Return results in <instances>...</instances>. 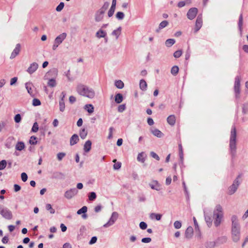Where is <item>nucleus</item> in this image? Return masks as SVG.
I'll return each mask as SVG.
<instances>
[{"mask_svg": "<svg viewBox=\"0 0 248 248\" xmlns=\"http://www.w3.org/2000/svg\"><path fill=\"white\" fill-rule=\"evenodd\" d=\"M232 221V237L233 242H237L240 239V225L238 217L236 215H232L231 217Z\"/></svg>", "mask_w": 248, "mask_h": 248, "instance_id": "nucleus-1", "label": "nucleus"}, {"mask_svg": "<svg viewBox=\"0 0 248 248\" xmlns=\"http://www.w3.org/2000/svg\"><path fill=\"white\" fill-rule=\"evenodd\" d=\"M76 91L78 94L89 99H93L95 96L94 90L85 84H78L76 87Z\"/></svg>", "mask_w": 248, "mask_h": 248, "instance_id": "nucleus-2", "label": "nucleus"}, {"mask_svg": "<svg viewBox=\"0 0 248 248\" xmlns=\"http://www.w3.org/2000/svg\"><path fill=\"white\" fill-rule=\"evenodd\" d=\"M229 148L232 156L234 157L236 151V130L234 126H232L231 128Z\"/></svg>", "mask_w": 248, "mask_h": 248, "instance_id": "nucleus-3", "label": "nucleus"}, {"mask_svg": "<svg viewBox=\"0 0 248 248\" xmlns=\"http://www.w3.org/2000/svg\"><path fill=\"white\" fill-rule=\"evenodd\" d=\"M223 217L224 213L222 207L219 204L217 205L213 212L214 223L216 227L220 225L223 220Z\"/></svg>", "mask_w": 248, "mask_h": 248, "instance_id": "nucleus-4", "label": "nucleus"}, {"mask_svg": "<svg viewBox=\"0 0 248 248\" xmlns=\"http://www.w3.org/2000/svg\"><path fill=\"white\" fill-rule=\"evenodd\" d=\"M0 215L6 219L10 220L13 218L12 211L3 204H0Z\"/></svg>", "mask_w": 248, "mask_h": 248, "instance_id": "nucleus-5", "label": "nucleus"}, {"mask_svg": "<svg viewBox=\"0 0 248 248\" xmlns=\"http://www.w3.org/2000/svg\"><path fill=\"white\" fill-rule=\"evenodd\" d=\"M240 80L241 78L240 76H236L235 78V82L234 85V90L235 92V97L236 98L239 97L240 90Z\"/></svg>", "mask_w": 248, "mask_h": 248, "instance_id": "nucleus-6", "label": "nucleus"}, {"mask_svg": "<svg viewBox=\"0 0 248 248\" xmlns=\"http://www.w3.org/2000/svg\"><path fill=\"white\" fill-rule=\"evenodd\" d=\"M240 184L238 177L236 178L233 181V184L228 188V194L232 195L234 194L238 188Z\"/></svg>", "mask_w": 248, "mask_h": 248, "instance_id": "nucleus-7", "label": "nucleus"}, {"mask_svg": "<svg viewBox=\"0 0 248 248\" xmlns=\"http://www.w3.org/2000/svg\"><path fill=\"white\" fill-rule=\"evenodd\" d=\"M118 217V214L116 212H114L112 213L111 216L109 220L103 225L105 228H108L112 226L114 224Z\"/></svg>", "mask_w": 248, "mask_h": 248, "instance_id": "nucleus-8", "label": "nucleus"}, {"mask_svg": "<svg viewBox=\"0 0 248 248\" xmlns=\"http://www.w3.org/2000/svg\"><path fill=\"white\" fill-rule=\"evenodd\" d=\"M78 193V191L76 188H71L65 192L64 196L65 198L69 200L76 196Z\"/></svg>", "mask_w": 248, "mask_h": 248, "instance_id": "nucleus-9", "label": "nucleus"}, {"mask_svg": "<svg viewBox=\"0 0 248 248\" xmlns=\"http://www.w3.org/2000/svg\"><path fill=\"white\" fill-rule=\"evenodd\" d=\"M198 13V9L196 8H191L187 12V17L190 20L193 19Z\"/></svg>", "mask_w": 248, "mask_h": 248, "instance_id": "nucleus-10", "label": "nucleus"}, {"mask_svg": "<svg viewBox=\"0 0 248 248\" xmlns=\"http://www.w3.org/2000/svg\"><path fill=\"white\" fill-rule=\"evenodd\" d=\"M66 94L64 92L61 93V99L59 101V109L60 111L63 112L65 109V104L64 99L65 97Z\"/></svg>", "mask_w": 248, "mask_h": 248, "instance_id": "nucleus-11", "label": "nucleus"}, {"mask_svg": "<svg viewBox=\"0 0 248 248\" xmlns=\"http://www.w3.org/2000/svg\"><path fill=\"white\" fill-rule=\"evenodd\" d=\"M38 68V64L36 62H32L31 63L30 66L27 70V72L30 74H32L34 72H35Z\"/></svg>", "mask_w": 248, "mask_h": 248, "instance_id": "nucleus-12", "label": "nucleus"}, {"mask_svg": "<svg viewBox=\"0 0 248 248\" xmlns=\"http://www.w3.org/2000/svg\"><path fill=\"white\" fill-rule=\"evenodd\" d=\"M194 231L193 229L191 226L187 227L185 232V237L187 239L192 238L193 236Z\"/></svg>", "mask_w": 248, "mask_h": 248, "instance_id": "nucleus-13", "label": "nucleus"}, {"mask_svg": "<svg viewBox=\"0 0 248 248\" xmlns=\"http://www.w3.org/2000/svg\"><path fill=\"white\" fill-rule=\"evenodd\" d=\"M202 16H198L197 18L195 24V32H197L202 27Z\"/></svg>", "mask_w": 248, "mask_h": 248, "instance_id": "nucleus-14", "label": "nucleus"}, {"mask_svg": "<svg viewBox=\"0 0 248 248\" xmlns=\"http://www.w3.org/2000/svg\"><path fill=\"white\" fill-rule=\"evenodd\" d=\"M149 186L152 189H154L156 191H159L161 189L160 184L156 180L152 181L149 184Z\"/></svg>", "mask_w": 248, "mask_h": 248, "instance_id": "nucleus-15", "label": "nucleus"}, {"mask_svg": "<svg viewBox=\"0 0 248 248\" xmlns=\"http://www.w3.org/2000/svg\"><path fill=\"white\" fill-rule=\"evenodd\" d=\"M21 46L19 44L16 45V47L13 51L10 56V59H13L15 58L19 53L20 51Z\"/></svg>", "mask_w": 248, "mask_h": 248, "instance_id": "nucleus-16", "label": "nucleus"}, {"mask_svg": "<svg viewBox=\"0 0 248 248\" xmlns=\"http://www.w3.org/2000/svg\"><path fill=\"white\" fill-rule=\"evenodd\" d=\"M15 139L13 137H9L6 140L5 146L8 149H10L13 147L14 144Z\"/></svg>", "mask_w": 248, "mask_h": 248, "instance_id": "nucleus-17", "label": "nucleus"}, {"mask_svg": "<svg viewBox=\"0 0 248 248\" xmlns=\"http://www.w3.org/2000/svg\"><path fill=\"white\" fill-rule=\"evenodd\" d=\"M67 34L65 32L62 33L58 35L55 39V41L56 43L60 45L62 43L64 40L66 38Z\"/></svg>", "mask_w": 248, "mask_h": 248, "instance_id": "nucleus-18", "label": "nucleus"}, {"mask_svg": "<svg viewBox=\"0 0 248 248\" xmlns=\"http://www.w3.org/2000/svg\"><path fill=\"white\" fill-rule=\"evenodd\" d=\"M104 12L98 10L95 14V20L96 22H100L104 17Z\"/></svg>", "mask_w": 248, "mask_h": 248, "instance_id": "nucleus-19", "label": "nucleus"}, {"mask_svg": "<svg viewBox=\"0 0 248 248\" xmlns=\"http://www.w3.org/2000/svg\"><path fill=\"white\" fill-rule=\"evenodd\" d=\"M92 142L90 140H87L83 146V150L85 153H88L91 149Z\"/></svg>", "mask_w": 248, "mask_h": 248, "instance_id": "nucleus-20", "label": "nucleus"}, {"mask_svg": "<svg viewBox=\"0 0 248 248\" xmlns=\"http://www.w3.org/2000/svg\"><path fill=\"white\" fill-rule=\"evenodd\" d=\"M95 36L98 38H106L107 32L102 29H100L96 32Z\"/></svg>", "mask_w": 248, "mask_h": 248, "instance_id": "nucleus-21", "label": "nucleus"}, {"mask_svg": "<svg viewBox=\"0 0 248 248\" xmlns=\"http://www.w3.org/2000/svg\"><path fill=\"white\" fill-rule=\"evenodd\" d=\"M152 133L158 138H161L163 136V134L158 129L153 128L151 129Z\"/></svg>", "mask_w": 248, "mask_h": 248, "instance_id": "nucleus-22", "label": "nucleus"}, {"mask_svg": "<svg viewBox=\"0 0 248 248\" xmlns=\"http://www.w3.org/2000/svg\"><path fill=\"white\" fill-rule=\"evenodd\" d=\"M167 122L169 124H170V125H174L176 122L175 116L174 115H170L167 118Z\"/></svg>", "mask_w": 248, "mask_h": 248, "instance_id": "nucleus-23", "label": "nucleus"}, {"mask_svg": "<svg viewBox=\"0 0 248 248\" xmlns=\"http://www.w3.org/2000/svg\"><path fill=\"white\" fill-rule=\"evenodd\" d=\"M32 86L33 85L31 82H27L25 84V87L28 91V93L31 96L34 95L33 92L32 91Z\"/></svg>", "mask_w": 248, "mask_h": 248, "instance_id": "nucleus-24", "label": "nucleus"}, {"mask_svg": "<svg viewBox=\"0 0 248 248\" xmlns=\"http://www.w3.org/2000/svg\"><path fill=\"white\" fill-rule=\"evenodd\" d=\"M146 155L144 152L139 153L137 156V160L139 162L144 163L145 161Z\"/></svg>", "mask_w": 248, "mask_h": 248, "instance_id": "nucleus-25", "label": "nucleus"}, {"mask_svg": "<svg viewBox=\"0 0 248 248\" xmlns=\"http://www.w3.org/2000/svg\"><path fill=\"white\" fill-rule=\"evenodd\" d=\"M216 244V242L214 240H209L205 243L204 246L206 248H214Z\"/></svg>", "mask_w": 248, "mask_h": 248, "instance_id": "nucleus-26", "label": "nucleus"}, {"mask_svg": "<svg viewBox=\"0 0 248 248\" xmlns=\"http://www.w3.org/2000/svg\"><path fill=\"white\" fill-rule=\"evenodd\" d=\"M79 140L78 137L76 134H74L71 138L70 143L71 145L76 144Z\"/></svg>", "mask_w": 248, "mask_h": 248, "instance_id": "nucleus-27", "label": "nucleus"}, {"mask_svg": "<svg viewBox=\"0 0 248 248\" xmlns=\"http://www.w3.org/2000/svg\"><path fill=\"white\" fill-rule=\"evenodd\" d=\"M16 150L21 151L25 148V144L23 142L18 141L15 146Z\"/></svg>", "mask_w": 248, "mask_h": 248, "instance_id": "nucleus-28", "label": "nucleus"}, {"mask_svg": "<svg viewBox=\"0 0 248 248\" xmlns=\"http://www.w3.org/2000/svg\"><path fill=\"white\" fill-rule=\"evenodd\" d=\"M147 84L145 80L144 79H141L140 82V88L143 91L147 90Z\"/></svg>", "mask_w": 248, "mask_h": 248, "instance_id": "nucleus-29", "label": "nucleus"}, {"mask_svg": "<svg viewBox=\"0 0 248 248\" xmlns=\"http://www.w3.org/2000/svg\"><path fill=\"white\" fill-rule=\"evenodd\" d=\"M84 109L89 113H92L94 111V107L92 104H87L84 106Z\"/></svg>", "mask_w": 248, "mask_h": 248, "instance_id": "nucleus-30", "label": "nucleus"}, {"mask_svg": "<svg viewBox=\"0 0 248 248\" xmlns=\"http://www.w3.org/2000/svg\"><path fill=\"white\" fill-rule=\"evenodd\" d=\"M121 30H122L121 27H119L116 30H114L112 32V33H111L112 35L115 36L116 39H117L119 38V37L121 34Z\"/></svg>", "mask_w": 248, "mask_h": 248, "instance_id": "nucleus-31", "label": "nucleus"}, {"mask_svg": "<svg viewBox=\"0 0 248 248\" xmlns=\"http://www.w3.org/2000/svg\"><path fill=\"white\" fill-rule=\"evenodd\" d=\"M162 215L156 213H151L150 215V217L151 219H155L156 220H160L161 218Z\"/></svg>", "mask_w": 248, "mask_h": 248, "instance_id": "nucleus-32", "label": "nucleus"}, {"mask_svg": "<svg viewBox=\"0 0 248 248\" xmlns=\"http://www.w3.org/2000/svg\"><path fill=\"white\" fill-rule=\"evenodd\" d=\"M175 43V40L174 39H168L165 42V44L167 47H170L174 45Z\"/></svg>", "mask_w": 248, "mask_h": 248, "instance_id": "nucleus-33", "label": "nucleus"}, {"mask_svg": "<svg viewBox=\"0 0 248 248\" xmlns=\"http://www.w3.org/2000/svg\"><path fill=\"white\" fill-rule=\"evenodd\" d=\"M169 23L166 20H164L162 21L159 25L158 29L156 30L157 32H158L160 30L164 28L166 26H168Z\"/></svg>", "mask_w": 248, "mask_h": 248, "instance_id": "nucleus-34", "label": "nucleus"}, {"mask_svg": "<svg viewBox=\"0 0 248 248\" xmlns=\"http://www.w3.org/2000/svg\"><path fill=\"white\" fill-rule=\"evenodd\" d=\"M123 100V97L122 94L121 93H117L116 94L115 96V101L117 104L121 103Z\"/></svg>", "mask_w": 248, "mask_h": 248, "instance_id": "nucleus-35", "label": "nucleus"}, {"mask_svg": "<svg viewBox=\"0 0 248 248\" xmlns=\"http://www.w3.org/2000/svg\"><path fill=\"white\" fill-rule=\"evenodd\" d=\"M204 218H205V220L207 223V226L209 227H211L212 225V222H213L212 217L210 216L205 215Z\"/></svg>", "mask_w": 248, "mask_h": 248, "instance_id": "nucleus-36", "label": "nucleus"}, {"mask_svg": "<svg viewBox=\"0 0 248 248\" xmlns=\"http://www.w3.org/2000/svg\"><path fill=\"white\" fill-rule=\"evenodd\" d=\"M115 85L118 89H122L124 87V83L122 80H118L115 81Z\"/></svg>", "mask_w": 248, "mask_h": 248, "instance_id": "nucleus-37", "label": "nucleus"}, {"mask_svg": "<svg viewBox=\"0 0 248 248\" xmlns=\"http://www.w3.org/2000/svg\"><path fill=\"white\" fill-rule=\"evenodd\" d=\"M56 80L53 78L48 79V81L47 82L48 86L50 87H54L56 86Z\"/></svg>", "mask_w": 248, "mask_h": 248, "instance_id": "nucleus-38", "label": "nucleus"}, {"mask_svg": "<svg viewBox=\"0 0 248 248\" xmlns=\"http://www.w3.org/2000/svg\"><path fill=\"white\" fill-rule=\"evenodd\" d=\"M87 135V131L85 128L82 129L79 132V135L82 139H85Z\"/></svg>", "mask_w": 248, "mask_h": 248, "instance_id": "nucleus-39", "label": "nucleus"}, {"mask_svg": "<svg viewBox=\"0 0 248 248\" xmlns=\"http://www.w3.org/2000/svg\"><path fill=\"white\" fill-rule=\"evenodd\" d=\"M46 209L49 211L50 214H53L55 213V210L52 207V206L50 204L47 203L46 205Z\"/></svg>", "mask_w": 248, "mask_h": 248, "instance_id": "nucleus-40", "label": "nucleus"}, {"mask_svg": "<svg viewBox=\"0 0 248 248\" xmlns=\"http://www.w3.org/2000/svg\"><path fill=\"white\" fill-rule=\"evenodd\" d=\"M109 3L108 2H105L102 7L99 9L100 11L105 13L106 11L108 9L109 7Z\"/></svg>", "mask_w": 248, "mask_h": 248, "instance_id": "nucleus-41", "label": "nucleus"}, {"mask_svg": "<svg viewBox=\"0 0 248 248\" xmlns=\"http://www.w3.org/2000/svg\"><path fill=\"white\" fill-rule=\"evenodd\" d=\"M88 198L90 201H94L96 198V193L94 192H92L89 193Z\"/></svg>", "mask_w": 248, "mask_h": 248, "instance_id": "nucleus-42", "label": "nucleus"}, {"mask_svg": "<svg viewBox=\"0 0 248 248\" xmlns=\"http://www.w3.org/2000/svg\"><path fill=\"white\" fill-rule=\"evenodd\" d=\"M87 207L85 206H84L77 211V214L78 215H81V214L86 213L87 212Z\"/></svg>", "mask_w": 248, "mask_h": 248, "instance_id": "nucleus-43", "label": "nucleus"}, {"mask_svg": "<svg viewBox=\"0 0 248 248\" xmlns=\"http://www.w3.org/2000/svg\"><path fill=\"white\" fill-rule=\"evenodd\" d=\"M7 166V161L5 160H2L0 161V170H4Z\"/></svg>", "mask_w": 248, "mask_h": 248, "instance_id": "nucleus-44", "label": "nucleus"}, {"mask_svg": "<svg viewBox=\"0 0 248 248\" xmlns=\"http://www.w3.org/2000/svg\"><path fill=\"white\" fill-rule=\"evenodd\" d=\"M179 71V68L177 66H173L171 69V73L173 75H176Z\"/></svg>", "mask_w": 248, "mask_h": 248, "instance_id": "nucleus-45", "label": "nucleus"}, {"mask_svg": "<svg viewBox=\"0 0 248 248\" xmlns=\"http://www.w3.org/2000/svg\"><path fill=\"white\" fill-rule=\"evenodd\" d=\"M113 162L115 163L113 165V169L114 170H119L121 167V163L120 162H116V159L113 160Z\"/></svg>", "mask_w": 248, "mask_h": 248, "instance_id": "nucleus-46", "label": "nucleus"}, {"mask_svg": "<svg viewBox=\"0 0 248 248\" xmlns=\"http://www.w3.org/2000/svg\"><path fill=\"white\" fill-rule=\"evenodd\" d=\"M116 17L119 20H122L124 17V14L122 12H118L116 15Z\"/></svg>", "mask_w": 248, "mask_h": 248, "instance_id": "nucleus-47", "label": "nucleus"}, {"mask_svg": "<svg viewBox=\"0 0 248 248\" xmlns=\"http://www.w3.org/2000/svg\"><path fill=\"white\" fill-rule=\"evenodd\" d=\"M37 138L34 136H31L29 142L31 145H35L37 143Z\"/></svg>", "mask_w": 248, "mask_h": 248, "instance_id": "nucleus-48", "label": "nucleus"}, {"mask_svg": "<svg viewBox=\"0 0 248 248\" xmlns=\"http://www.w3.org/2000/svg\"><path fill=\"white\" fill-rule=\"evenodd\" d=\"M64 6V4L63 2H60V3L57 6V7L56 8V10L57 12L61 11L62 10V9L63 8Z\"/></svg>", "mask_w": 248, "mask_h": 248, "instance_id": "nucleus-49", "label": "nucleus"}, {"mask_svg": "<svg viewBox=\"0 0 248 248\" xmlns=\"http://www.w3.org/2000/svg\"><path fill=\"white\" fill-rule=\"evenodd\" d=\"M174 227L176 229H179L182 227V223L180 221H175L174 222Z\"/></svg>", "mask_w": 248, "mask_h": 248, "instance_id": "nucleus-50", "label": "nucleus"}, {"mask_svg": "<svg viewBox=\"0 0 248 248\" xmlns=\"http://www.w3.org/2000/svg\"><path fill=\"white\" fill-rule=\"evenodd\" d=\"M182 51L181 50H179L176 51L174 53L173 56L175 58H178L182 55Z\"/></svg>", "mask_w": 248, "mask_h": 248, "instance_id": "nucleus-51", "label": "nucleus"}, {"mask_svg": "<svg viewBox=\"0 0 248 248\" xmlns=\"http://www.w3.org/2000/svg\"><path fill=\"white\" fill-rule=\"evenodd\" d=\"M41 105L40 101L37 98H34L32 100V105L34 106H38Z\"/></svg>", "mask_w": 248, "mask_h": 248, "instance_id": "nucleus-52", "label": "nucleus"}, {"mask_svg": "<svg viewBox=\"0 0 248 248\" xmlns=\"http://www.w3.org/2000/svg\"><path fill=\"white\" fill-rule=\"evenodd\" d=\"M65 155L66 154L64 153H59L57 155V158L59 161H61L63 159Z\"/></svg>", "mask_w": 248, "mask_h": 248, "instance_id": "nucleus-53", "label": "nucleus"}, {"mask_svg": "<svg viewBox=\"0 0 248 248\" xmlns=\"http://www.w3.org/2000/svg\"><path fill=\"white\" fill-rule=\"evenodd\" d=\"M21 117L20 114H17L15 115V116L14 117V120L16 123H19L21 121Z\"/></svg>", "mask_w": 248, "mask_h": 248, "instance_id": "nucleus-54", "label": "nucleus"}, {"mask_svg": "<svg viewBox=\"0 0 248 248\" xmlns=\"http://www.w3.org/2000/svg\"><path fill=\"white\" fill-rule=\"evenodd\" d=\"M38 129L39 127L37 123H34L32 127V131L34 132H36L38 130Z\"/></svg>", "mask_w": 248, "mask_h": 248, "instance_id": "nucleus-55", "label": "nucleus"}, {"mask_svg": "<svg viewBox=\"0 0 248 248\" xmlns=\"http://www.w3.org/2000/svg\"><path fill=\"white\" fill-rule=\"evenodd\" d=\"M113 128L112 127H110L109 128V134L108 136V139H111L113 137Z\"/></svg>", "mask_w": 248, "mask_h": 248, "instance_id": "nucleus-56", "label": "nucleus"}, {"mask_svg": "<svg viewBox=\"0 0 248 248\" xmlns=\"http://www.w3.org/2000/svg\"><path fill=\"white\" fill-rule=\"evenodd\" d=\"M125 109V105L122 104L120 105L118 108V111L120 112H123Z\"/></svg>", "mask_w": 248, "mask_h": 248, "instance_id": "nucleus-57", "label": "nucleus"}, {"mask_svg": "<svg viewBox=\"0 0 248 248\" xmlns=\"http://www.w3.org/2000/svg\"><path fill=\"white\" fill-rule=\"evenodd\" d=\"M21 177L22 180L25 182H26L28 179V175L25 172H22L21 174Z\"/></svg>", "mask_w": 248, "mask_h": 248, "instance_id": "nucleus-58", "label": "nucleus"}, {"mask_svg": "<svg viewBox=\"0 0 248 248\" xmlns=\"http://www.w3.org/2000/svg\"><path fill=\"white\" fill-rule=\"evenodd\" d=\"M140 227L142 230H145L147 228V225L145 222L142 221L140 223Z\"/></svg>", "mask_w": 248, "mask_h": 248, "instance_id": "nucleus-59", "label": "nucleus"}, {"mask_svg": "<svg viewBox=\"0 0 248 248\" xmlns=\"http://www.w3.org/2000/svg\"><path fill=\"white\" fill-rule=\"evenodd\" d=\"M242 25H243V16H242V14H241L239 16V22H238V26H239L240 29H241Z\"/></svg>", "mask_w": 248, "mask_h": 248, "instance_id": "nucleus-60", "label": "nucleus"}, {"mask_svg": "<svg viewBox=\"0 0 248 248\" xmlns=\"http://www.w3.org/2000/svg\"><path fill=\"white\" fill-rule=\"evenodd\" d=\"M115 10V9L110 7V8L108 10V17H110L113 16V15L114 13Z\"/></svg>", "mask_w": 248, "mask_h": 248, "instance_id": "nucleus-61", "label": "nucleus"}, {"mask_svg": "<svg viewBox=\"0 0 248 248\" xmlns=\"http://www.w3.org/2000/svg\"><path fill=\"white\" fill-rule=\"evenodd\" d=\"M152 239L150 237L143 238L141 239V242L144 243H149L151 242Z\"/></svg>", "mask_w": 248, "mask_h": 248, "instance_id": "nucleus-62", "label": "nucleus"}, {"mask_svg": "<svg viewBox=\"0 0 248 248\" xmlns=\"http://www.w3.org/2000/svg\"><path fill=\"white\" fill-rule=\"evenodd\" d=\"M151 155L152 157L156 159L157 160H159L160 158L159 157V156L156 154L155 153V152H151Z\"/></svg>", "mask_w": 248, "mask_h": 248, "instance_id": "nucleus-63", "label": "nucleus"}, {"mask_svg": "<svg viewBox=\"0 0 248 248\" xmlns=\"http://www.w3.org/2000/svg\"><path fill=\"white\" fill-rule=\"evenodd\" d=\"M97 238L96 236H93L92 237L91 240L89 242L90 245H93L97 241Z\"/></svg>", "mask_w": 248, "mask_h": 248, "instance_id": "nucleus-64", "label": "nucleus"}]
</instances>
